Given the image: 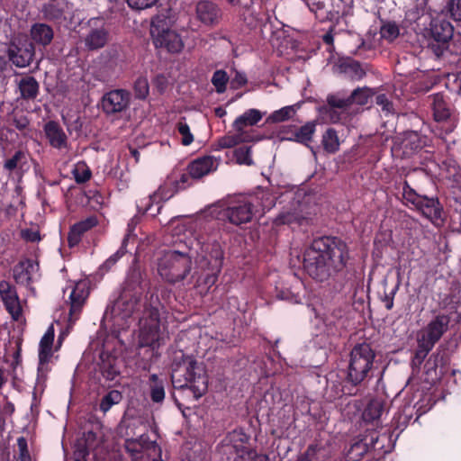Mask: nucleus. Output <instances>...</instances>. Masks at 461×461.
I'll return each instance as SVG.
<instances>
[{
  "label": "nucleus",
  "mask_w": 461,
  "mask_h": 461,
  "mask_svg": "<svg viewBox=\"0 0 461 461\" xmlns=\"http://www.w3.org/2000/svg\"><path fill=\"white\" fill-rule=\"evenodd\" d=\"M350 259L349 248L336 236L314 239L303 253V267L318 282H324L342 272Z\"/></svg>",
  "instance_id": "nucleus-1"
},
{
  "label": "nucleus",
  "mask_w": 461,
  "mask_h": 461,
  "mask_svg": "<svg viewBox=\"0 0 461 461\" xmlns=\"http://www.w3.org/2000/svg\"><path fill=\"white\" fill-rule=\"evenodd\" d=\"M171 381L176 389H189L195 399L203 396L208 388L204 368L192 356L180 352L171 366Z\"/></svg>",
  "instance_id": "nucleus-2"
},
{
  "label": "nucleus",
  "mask_w": 461,
  "mask_h": 461,
  "mask_svg": "<svg viewBox=\"0 0 461 461\" xmlns=\"http://www.w3.org/2000/svg\"><path fill=\"white\" fill-rule=\"evenodd\" d=\"M375 356V351L370 343H357L348 356L344 383L352 387H357L364 381L371 378Z\"/></svg>",
  "instance_id": "nucleus-3"
},
{
  "label": "nucleus",
  "mask_w": 461,
  "mask_h": 461,
  "mask_svg": "<svg viewBox=\"0 0 461 461\" xmlns=\"http://www.w3.org/2000/svg\"><path fill=\"white\" fill-rule=\"evenodd\" d=\"M250 436L242 429L229 432L217 446L220 461H268L265 455H258L249 446Z\"/></svg>",
  "instance_id": "nucleus-4"
},
{
  "label": "nucleus",
  "mask_w": 461,
  "mask_h": 461,
  "mask_svg": "<svg viewBox=\"0 0 461 461\" xmlns=\"http://www.w3.org/2000/svg\"><path fill=\"white\" fill-rule=\"evenodd\" d=\"M160 303L145 307L143 315L140 320V346L158 348L164 343V330L161 325Z\"/></svg>",
  "instance_id": "nucleus-5"
},
{
  "label": "nucleus",
  "mask_w": 461,
  "mask_h": 461,
  "mask_svg": "<svg viewBox=\"0 0 461 461\" xmlns=\"http://www.w3.org/2000/svg\"><path fill=\"white\" fill-rule=\"evenodd\" d=\"M192 269L191 257L176 250L165 253L158 261V273L169 284L183 281Z\"/></svg>",
  "instance_id": "nucleus-6"
},
{
  "label": "nucleus",
  "mask_w": 461,
  "mask_h": 461,
  "mask_svg": "<svg viewBox=\"0 0 461 461\" xmlns=\"http://www.w3.org/2000/svg\"><path fill=\"white\" fill-rule=\"evenodd\" d=\"M142 283L143 272L135 261L127 272L122 292L116 303V306L124 312V316L131 315L139 304L144 291Z\"/></svg>",
  "instance_id": "nucleus-7"
},
{
  "label": "nucleus",
  "mask_w": 461,
  "mask_h": 461,
  "mask_svg": "<svg viewBox=\"0 0 461 461\" xmlns=\"http://www.w3.org/2000/svg\"><path fill=\"white\" fill-rule=\"evenodd\" d=\"M402 188V195L406 205L411 204L421 214L430 221L442 219L443 207L438 197L427 196L417 193L407 180L399 183V188Z\"/></svg>",
  "instance_id": "nucleus-8"
},
{
  "label": "nucleus",
  "mask_w": 461,
  "mask_h": 461,
  "mask_svg": "<svg viewBox=\"0 0 461 461\" xmlns=\"http://www.w3.org/2000/svg\"><path fill=\"white\" fill-rule=\"evenodd\" d=\"M428 46L437 58L448 50L454 35V27L445 18H433L429 24Z\"/></svg>",
  "instance_id": "nucleus-9"
},
{
  "label": "nucleus",
  "mask_w": 461,
  "mask_h": 461,
  "mask_svg": "<svg viewBox=\"0 0 461 461\" xmlns=\"http://www.w3.org/2000/svg\"><path fill=\"white\" fill-rule=\"evenodd\" d=\"M150 34L157 49L164 48L169 53H178L184 48L180 35L168 28L166 19L154 18L151 22Z\"/></svg>",
  "instance_id": "nucleus-10"
},
{
  "label": "nucleus",
  "mask_w": 461,
  "mask_h": 461,
  "mask_svg": "<svg viewBox=\"0 0 461 461\" xmlns=\"http://www.w3.org/2000/svg\"><path fill=\"white\" fill-rule=\"evenodd\" d=\"M352 0H307V5L321 22H338L340 16H347L351 9Z\"/></svg>",
  "instance_id": "nucleus-11"
},
{
  "label": "nucleus",
  "mask_w": 461,
  "mask_h": 461,
  "mask_svg": "<svg viewBox=\"0 0 461 461\" xmlns=\"http://www.w3.org/2000/svg\"><path fill=\"white\" fill-rule=\"evenodd\" d=\"M126 451L132 461H161L160 447L148 435L138 441H130L126 445Z\"/></svg>",
  "instance_id": "nucleus-12"
},
{
  "label": "nucleus",
  "mask_w": 461,
  "mask_h": 461,
  "mask_svg": "<svg viewBox=\"0 0 461 461\" xmlns=\"http://www.w3.org/2000/svg\"><path fill=\"white\" fill-rule=\"evenodd\" d=\"M433 119L437 122H455L458 113L450 98L443 93H436L429 96Z\"/></svg>",
  "instance_id": "nucleus-13"
},
{
  "label": "nucleus",
  "mask_w": 461,
  "mask_h": 461,
  "mask_svg": "<svg viewBox=\"0 0 461 461\" xmlns=\"http://www.w3.org/2000/svg\"><path fill=\"white\" fill-rule=\"evenodd\" d=\"M9 60L17 68L28 67L35 56L33 42L28 39L13 41L7 50Z\"/></svg>",
  "instance_id": "nucleus-14"
},
{
  "label": "nucleus",
  "mask_w": 461,
  "mask_h": 461,
  "mask_svg": "<svg viewBox=\"0 0 461 461\" xmlns=\"http://www.w3.org/2000/svg\"><path fill=\"white\" fill-rule=\"evenodd\" d=\"M131 102V94L125 89H114L105 93L101 99V107L107 115L126 111Z\"/></svg>",
  "instance_id": "nucleus-15"
},
{
  "label": "nucleus",
  "mask_w": 461,
  "mask_h": 461,
  "mask_svg": "<svg viewBox=\"0 0 461 461\" xmlns=\"http://www.w3.org/2000/svg\"><path fill=\"white\" fill-rule=\"evenodd\" d=\"M256 204L249 202V198L238 201L229 206L223 212V216L234 225H241L251 221L254 216H257L255 210Z\"/></svg>",
  "instance_id": "nucleus-16"
},
{
  "label": "nucleus",
  "mask_w": 461,
  "mask_h": 461,
  "mask_svg": "<svg viewBox=\"0 0 461 461\" xmlns=\"http://www.w3.org/2000/svg\"><path fill=\"white\" fill-rule=\"evenodd\" d=\"M89 32L85 38V45L87 50H96L104 48L110 37L104 20L100 17L91 18L89 20Z\"/></svg>",
  "instance_id": "nucleus-17"
},
{
  "label": "nucleus",
  "mask_w": 461,
  "mask_h": 461,
  "mask_svg": "<svg viewBox=\"0 0 461 461\" xmlns=\"http://www.w3.org/2000/svg\"><path fill=\"white\" fill-rule=\"evenodd\" d=\"M147 431V425L136 417H123L117 428L118 435L125 440V447L130 441H138L146 437Z\"/></svg>",
  "instance_id": "nucleus-18"
},
{
  "label": "nucleus",
  "mask_w": 461,
  "mask_h": 461,
  "mask_svg": "<svg viewBox=\"0 0 461 461\" xmlns=\"http://www.w3.org/2000/svg\"><path fill=\"white\" fill-rule=\"evenodd\" d=\"M449 322L450 317L448 315L438 314L418 334V338L434 347L448 330Z\"/></svg>",
  "instance_id": "nucleus-19"
},
{
  "label": "nucleus",
  "mask_w": 461,
  "mask_h": 461,
  "mask_svg": "<svg viewBox=\"0 0 461 461\" xmlns=\"http://www.w3.org/2000/svg\"><path fill=\"white\" fill-rule=\"evenodd\" d=\"M90 290L86 282L80 281L75 284L69 294V321L78 320L83 307L89 296Z\"/></svg>",
  "instance_id": "nucleus-20"
},
{
  "label": "nucleus",
  "mask_w": 461,
  "mask_h": 461,
  "mask_svg": "<svg viewBox=\"0 0 461 461\" xmlns=\"http://www.w3.org/2000/svg\"><path fill=\"white\" fill-rule=\"evenodd\" d=\"M177 192H179V190L168 176L164 184L161 185L155 193L149 194L147 198L140 200L137 204V207L139 211L143 210L144 213L148 212L151 210L154 203H159L162 201H167Z\"/></svg>",
  "instance_id": "nucleus-21"
},
{
  "label": "nucleus",
  "mask_w": 461,
  "mask_h": 461,
  "mask_svg": "<svg viewBox=\"0 0 461 461\" xmlns=\"http://www.w3.org/2000/svg\"><path fill=\"white\" fill-rule=\"evenodd\" d=\"M72 8L67 0H50L42 5L41 13L46 20L60 23L72 14Z\"/></svg>",
  "instance_id": "nucleus-22"
},
{
  "label": "nucleus",
  "mask_w": 461,
  "mask_h": 461,
  "mask_svg": "<svg viewBox=\"0 0 461 461\" xmlns=\"http://www.w3.org/2000/svg\"><path fill=\"white\" fill-rule=\"evenodd\" d=\"M0 295L6 311L14 320L18 321L22 315V307L15 287L6 281L0 282Z\"/></svg>",
  "instance_id": "nucleus-23"
},
{
  "label": "nucleus",
  "mask_w": 461,
  "mask_h": 461,
  "mask_svg": "<svg viewBox=\"0 0 461 461\" xmlns=\"http://www.w3.org/2000/svg\"><path fill=\"white\" fill-rule=\"evenodd\" d=\"M43 131L50 147L57 149L68 148V136L58 122H47L43 126Z\"/></svg>",
  "instance_id": "nucleus-24"
},
{
  "label": "nucleus",
  "mask_w": 461,
  "mask_h": 461,
  "mask_svg": "<svg viewBox=\"0 0 461 461\" xmlns=\"http://www.w3.org/2000/svg\"><path fill=\"white\" fill-rule=\"evenodd\" d=\"M378 442V436L371 435L366 436L364 438L357 440L351 444L350 447L346 453L347 461H359L366 454L375 449V445Z\"/></svg>",
  "instance_id": "nucleus-25"
},
{
  "label": "nucleus",
  "mask_w": 461,
  "mask_h": 461,
  "mask_svg": "<svg viewBox=\"0 0 461 461\" xmlns=\"http://www.w3.org/2000/svg\"><path fill=\"white\" fill-rule=\"evenodd\" d=\"M195 12L197 19L205 25L216 24L221 14L218 5L208 0L198 2Z\"/></svg>",
  "instance_id": "nucleus-26"
},
{
  "label": "nucleus",
  "mask_w": 461,
  "mask_h": 461,
  "mask_svg": "<svg viewBox=\"0 0 461 461\" xmlns=\"http://www.w3.org/2000/svg\"><path fill=\"white\" fill-rule=\"evenodd\" d=\"M39 265L32 258L19 261L13 269L14 281L23 285H29L32 281V274L38 270Z\"/></svg>",
  "instance_id": "nucleus-27"
},
{
  "label": "nucleus",
  "mask_w": 461,
  "mask_h": 461,
  "mask_svg": "<svg viewBox=\"0 0 461 461\" xmlns=\"http://www.w3.org/2000/svg\"><path fill=\"white\" fill-rule=\"evenodd\" d=\"M99 358L98 366L102 376L106 381L115 380L121 374L118 357L111 353L103 351Z\"/></svg>",
  "instance_id": "nucleus-28"
},
{
  "label": "nucleus",
  "mask_w": 461,
  "mask_h": 461,
  "mask_svg": "<svg viewBox=\"0 0 461 461\" xmlns=\"http://www.w3.org/2000/svg\"><path fill=\"white\" fill-rule=\"evenodd\" d=\"M204 258L211 272L205 276L203 283L208 286H212L216 283L218 275L221 272L223 254L219 246H214L210 253V258L207 256Z\"/></svg>",
  "instance_id": "nucleus-29"
},
{
  "label": "nucleus",
  "mask_w": 461,
  "mask_h": 461,
  "mask_svg": "<svg viewBox=\"0 0 461 461\" xmlns=\"http://www.w3.org/2000/svg\"><path fill=\"white\" fill-rule=\"evenodd\" d=\"M217 167L212 156H203L190 162L186 170H189L193 179H200Z\"/></svg>",
  "instance_id": "nucleus-30"
},
{
  "label": "nucleus",
  "mask_w": 461,
  "mask_h": 461,
  "mask_svg": "<svg viewBox=\"0 0 461 461\" xmlns=\"http://www.w3.org/2000/svg\"><path fill=\"white\" fill-rule=\"evenodd\" d=\"M54 328L49 327L40 341L39 347V366L38 371L41 372L52 357V346L54 341Z\"/></svg>",
  "instance_id": "nucleus-31"
},
{
  "label": "nucleus",
  "mask_w": 461,
  "mask_h": 461,
  "mask_svg": "<svg viewBox=\"0 0 461 461\" xmlns=\"http://www.w3.org/2000/svg\"><path fill=\"white\" fill-rule=\"evenodd\" d=\"M20 99L34 101L40 95V84L36 78L29 74L23 76L17 82Z\"/></svg>",
  "instance_id": "nucleus-32"
},
{
  "label": "nucleus",
  "mask_w": 461,
  "mask_h": 461,
  "mask_svg": "<svg viewBox=\"0 0 461 461\" xmlns=\"http://www.w3.org/2000/svg\"><path fill=\"white\" fill-rule=\"evenodd\" d=\"M336 68L339 74L353 80H359L366 75L361 64L351 58L339 59Z\"/></svg>",
  "instance_id": "nucleus-33"
},
{
  "label": "nucleus",
  "mask_w": 461,
  "mask_h": 461,
  "mask_svg": "<svg viewBox=\"0 0 461 461\" xmlns=\"http://www.w3.org/2000/svg\"><path fill=\"white\" fill-rule=\"evenodd\" d=\"M30 36L32 42L46 47L50 45L54 37V32L51 26L42 23H35L32 25L30 30Z\"/></svg>",
  "instance_id": "nucleus-34"
},
{
  "label": "nucleus",
  "mask_w": 461,
  "mask_h": 461,
  "mask_svg": "<svg viewBox=\"0 0 461 461\" xmlns=\"http://www.w3.org/2000/svg\"><path fill=\"white\" fill-rule=\"evenodd\" d=\"M248 198L249 202H253L257 205L255 212L259 216L272 209L276 205V197L269 190H260Z\"/></svg>",
  "instance_id": "nucleus-35"
},
{
  "label": "nucleus",
  "mask_w": 461,
  "mask_h": 461,
  "mask_svg": "<svg viewBox=\"0 0 461 461\" xmlns=\"http://www.w3.org/2000/svg\"><path fill=\"white\" fill-rule=\"evenodd\" d=\"M424 146V140L417 131H406L403 134L401 148L405 157H411L420 150Z\"/></svg>",
  "instance_id": "nucleus-36"
},
{
  "label": "nucleus",
  "mask_w": 461,
  "mask_h": 461,
  "mask_svg": "<svg viewBox=\"0 0 461 461\" xmlns=\"http://www.w3.org/2000/svg\"><path fill=\"white\" fill-rule=\"evenodd\" d=\"M166 383L165 378L159 377L157 374L149 375L148 385L149 390V397L154 403H162L166 395Z\"/></svg>",
  "instance_id": "nucleus-37"
},
{
  "label": "nucleus",
  "mask_w": 461,
  "mask_h": 461,
  "mask_svg": "<svg viewBox=\"0 0 461 461\" xmlns=\"http://www.w3.org/2000/svg\"><path fill=\"white\" fill-rule=\"evenodd\" d=\"M448 361V357L445 352H436L433 353L429 359L426 361L424 365V369L426 375L430 377L432 380L438 378L442 375V371L439 375L437 373V369L438 366L441 368L444 367Z\"/></svg>",
  "instance_id": "nucleus-38"
},
{
  "label": "nucleus",
  "mask_w": 461,
  "mask_h": 461,
  "mask_svg": "<svg viewBox=\"0 0 461 461\" xmlns=\"http://www.w3.org/2000/svg\"><path fill=\"white\" fill-rule=\"evenodd\" d=\"M315 131L316 124L313 122H308L301 127L295 126L294 131L292 132L293 138H289V141L309 146Z\"/></svg>",
  "instance_id": "nucleus-39"
},
{
  "label": "nucleus",
  "mask_w": 461,
  "mask_h": 461,
  "mask_svg": "<svg viewBox=\"0 0 461 461\" xmlns=\"http://www.w3.org/2000/svg\"><path fill=\"white\" fill-rule=\"evenodd\" d=\"M261 119L262 113L259 110L249 109L235 119L232 127L236 131L242 132L244 127L256 125Z\"/></svg>",
  "instance_id": "nucleus-40"
},
{
  "label": "nucleus",
  "mask_w": 461,
  "mask_h": 461,
  "mask_svg": "<svg viewBox=\"0 0 461 461\" xmlns=\"http://www.w3.org/2000/svg\"><path fill=\"white\" fill-rule=\"evenodd\" d=\"M384 410V402L377 399L371 400L363 411V420L366 422H374L380 419Z\"/></svg>",
  "instance_id": "nucleus-41"
},
{
  "label": "nucleus",
  "mask_w": 461,
  "mask_h": 461,
  "mask_svg": "<svg viewBox=\"0 0 461 461\" xmlns=\"http://www.w3.org/2000/svg\"><path fill=\"white\" fill-rule=\"evenodd\" d=\"M412 417V408L410 405L403 407L393 416L392 420V427L394 429L402 431L409 424Z\"/></svg>",
  "instance_id": "nucleus-42"
},
{
  "label": "nucleus",
  "mask_w": 461,
  "mask_h": 461,
  "mask_svg": "<svg viewBox=\"0 0 461 461\" xmlns=\"http://www.w3.org/2000/svg\"><path fill=\"white\" fill-rule=\"evenodd\" d=\"M321 144L326 152L330 154L336 153L339 149L337 131L333 128H329L322 135Z\"/></svg>",
  "instance_id": "nucleus-43"
},
{
  "label": "nucleus",
  "mask_w": 461,
  "mask_h": 461,
  "mask_svg": "<svg viewBox=\"0 0 461 461\" xmlns=\"http://www.w3.org/2000/svg\"><path fill=\"white\" fill-rule=\"evenodd\" d=\"M418 346L415 350L414 356L411 359V366L412 368H420L425 358L429 355V353L434 348L433 346L428 344L427 342L417 339Z\"/></svg>",
  "instance_id": "nucleus-44"
},
{
  "label": "nucleus",
  "mask_w": 461,
  "mask_h": 461,
  "mask_svg": "<svg viewBox=\"0 0 461 461\" xmlns=\"http://www.w3.org/2000/svg\"><path fill=\"white\" fill-rule=\"evenodd\" d=\"M122 393L118 390H111L104 394L99 403V410L106 413L111 408L122 401Z\"/></svg>",
  "instance_id": "nucleus-45"
},
{
  "label": "nucleus",
  "mask_w": 461,
  "mask_h": 461,
  "mask_svg": "<svg viewBox=\"0 0 461 461\" xmlns=\"http://www.w3.org/2000/svg\"><path fill=\"white\" fill-rule=\"evenodd\" d=\"M379 32L382 39L392 42L399 36L400 29L395 22L383 21Z\"/></svg>",
  "instance_id": "nucleus-46"
},
{
  "label": "nucleus",
  "mask_w": 461,
  "mask_h": 461,
  "mask_svg": "<svg viewBox=\"0 0 461 461\" xmlns=\"http://www.w3.org/2000/svg\"><path fill=\"white\" fill-rule=\"evenodd\" d=\"M294 113H295L294 106L287 105L279 110L273 112L267 119V122H273V123L282 122L287 121L290 118H292Z\"/></svg>",
  "instance_id": "nucleus-47"
},
{
  "label": "nucleus",
  "mask_w": 461,
  "mask_h": 461,
  "mask_svg": "<svg viewBox=\"0 0 461 461\" xmlns=\"http://www.w3.org/2000/svg\"><path fill=\"white\" fill-rule=\"evenodd\" d=\"M133 92L136 99H147L149 95V85L146 77L140 76L136 78L133 83Z\"/></svg>",
  "instance_id": "nucleus-48"
},
{
  "label": "nucleus",
  "mask_w": 461,
  "mask_h": 461,
  "mask_svg": "<svg viewBox=\"0 0 461 461\" xmlns=\"http://www.w3.org/2000/svg\"><path fill=\"white\" fill-rule=\"evenodd\" d=\"M12 124L23 133V136H26V131L29 130V126L31 124V120L26 113L23 111L14 113L12 115Z\"/></svg>",
  "instance_id": "nucleus-49"
},
{
  "label": "nucleus",
  "mask_w": 461,
  "mask_h": 461,
  "mask_svg": "<svg viewBox=\"0 0 461 461\" xmlns=\"http://www.w3.org/2000/svg\"><path fill=\"white\" fill-rule=\"evenodd\" d=\"M72 174L77 184H84L92 176V171L85 162H78L75 166Z\"/></svg>",
  "instance_id": "nucleus-50"
},
{
  "label": "nucleus",
  "mask_w": 461,
  "mask_h": 461,
  "mask_svg": "<svg viewBox=\"0 0 461 461\" xmlns=\"http://www.w3.org/2000/svg\"><path fill=\"white\" fill-rule=\"evenodd\" d=\"M127 244H128V239L124 238L122 240V245L118 249V250L115 253H113L112 256H110L104 262L101 268L105 271H109L117 263V261L127 253V249H126Z\"/></svg>",
  "instance_id": "nucleus-51"
},
{
  "label": "nucleus",
  "mask_w": 461,
  "mask_h": 461,
  "mask_svg": "<svg viewBox=\"0 0 461 461\" xmlns=\"http://www.w3.org/2000/svg\"><path fill=\"white\" fill-rule=\"evenodd\" d=\"M177 132L182 136L181 143L184 146H189L194 141V135L190 131L189 125L185 118H181L176 125Z\"/></svg>",
  "instance_id": "nucleus-52"
},
{
  "label": "nucleus",
  "mask_w": 461,
  "mask_h": 461,
  "mask_svg": "<svg viewBox=\"0 0 461 461\" xmlns=\"http://www.w3.org/2000/svg\"><path fill=\"white\" fill-rule=\"evenodd\" d=\"M370 95H371V91L369 88L357 87L350 94V95H348L350 104L352 105L353 104H357L359 105H365L367 104Z\"/></svg>",
  "instance_id": "nucleus-53"
},
{
  "label": "nucleus",
  "mask_w": 461,
  "mask_h": 461,
  "mask_svg": "<svg viewBox=\"0 0 461 461\" xmlns=\"http://www.w3.org/2000/svg\"><path fill=\"white\" fill-rule=\"evenodd\" d=\"M234 157L237 162L240 165L250 166L253 164L251 158V147L250 146H240L235 149Z\"/></svg>",
  "instance_id": "nucleus-54"
},
{
  "label": "nucleus",
  "mask_w": 461,
  "mask_h": 461,
  "mask_svg": "<svg viewBox=\"0 0 461 461\" xmlns=\"http://www.w3.org/2000/svg\"><path fill=\"white\" fill-rule=\"evenodd\" d=\"M449 227L453 231L461 233V202H456L450 212Z\"/></svg>",
  "instance_id": "nucleus-55"
},
{
  "label": "nucleus",
  "mask_w": 461,
  "mask_h": 461,
  "mask_svg": "<svg viewBox=\"0 0 461 461\" xmlns=\"http://www.w3.org/2000/svg\"><path fill=\"white\" fill-rule=\"evenodd\" d=\"M169 177L179 191L190 186L192 185V180H194L189 170L179 175L174 173Z\"/></svg>",
  "instance_id": "nucleus-56"
},
{
  "label": "nucleus",
  "mask_w": 461,
  "mask_h": 461,
  "mask_svg": "<svg viewBox=\"0 0 461 461\" xmlns=\"http://www.w3.org/2000/svg\"><path fill=\"white\" fill-rule=\"evenodd\" d=\"M229 77L224 70H216L212 77V83L218 93H223L226 90Z\"/></svg>",
  "instance_id": "nucleus-57"
},
{
  "label": "nucleus",
  "mask_w": 461,
  "mask_h": 461,
  "mask_svg": "<svg viewBox=\"0 0 461 461\" xmlns=\"http://www.w3.org/2000/svg\"><path fill=\"white\" fill-rule=\"evenodd\" d=\"M327 103L330 107L341 110H347L351 106L349 97L340 96L339 94L328 95Z\"/></svg>",
  "instance_id": "nucleus-58"
},
{
  "label": "nucleus",
  "mask_w": 461,
  "mask_h": 461,
  "mask_svg": "<svg viewBox=\"0 0 461 461\" xmlns=\"http://www.w3.org/2000/svg\"><path fill=\"white\" fill-rule=\"evenodd\" d=\"M85 232L77 225V223L73 224L68 234V244L69 248H74L77 246L81 240Z\"/></svg>",
  "instance_id": "nucleus-59"
},
{
  "label": "nucleus",
  "mask_w": 461,
  "mask_h": 461,
  "mask_svg": "<svg viewBox=\"0 0 461 461\" xmlns=\"http://www.w3.org/2000/svg\"><path fill=\"white\" fill-rule=\"evenodd\" d=\"M241 142V134L225 135L218 141L220 149H230Z\"/></svg>",
  "instance_id": "nucleus-60"
},
{
  "label": "nucleus",
  "mask_w": 461,
  "mask_h": 461,
  "mask_svg": "<svg viewBox=\"0 0 461 461\" xmlns=\"http://www.w3.org/2000/svg\"><path fill=\"white\" fill-rule=\"evenodd\" d=\"M298 221L296 213L290 211L280 212L275 219L276 225H285L295 223Z\"/></svg>",
  "instance_id": "nucleus-61"
},
{
  "label": "nucleus",
  "mask_w": 461,
  "mask_h": 461,
  "mask_svg": "<svg viewBox=\"0 0 461 461\" xmlns=\"http://www.w3.org/2000/svg\"><path fill=\"white\" fill-rule=\"evenodd\" d=\"M24 157H25V154L23 151H22V150L15 151V153L13 155L12 158L5 160V162L4 164V168L12 172L13 170H14L17 167L18 163L23 158H24Z\"/></svg>",
  "instance_id": "nucleus-62"
},
{
  "label": "nucleus",
  "mask_w": 461,
  "mask_h": 461,
  "mask_svg": "<svg viewBox=\"0 0 461 461\" xmlns=\"http://www.w3.org/2000/svg\"><path fill=\"white\" fill-rule=\"evenodd\" d=\"M17 446L19 448L20 461H32L31 455L28 449L27 440L24 437L18 438Z\"/></svg>",
  "instance_id": "nucleus-63"
},
{
  "label": "nucleus",
  "mask_w": 461,
  "mask_h": 461,
  "mask_svg": "<svg viewBox=\"0 0 461 461\" xmlns=\"http://www.w3.org/2000/svg\"><path fill=\"white\" fill-rule=\"evenodd\" d=\"M448 11L455 21H461V0H450Z\"/></svg>",
  "instance_id": "nucleus-64"
}]
</instances>
